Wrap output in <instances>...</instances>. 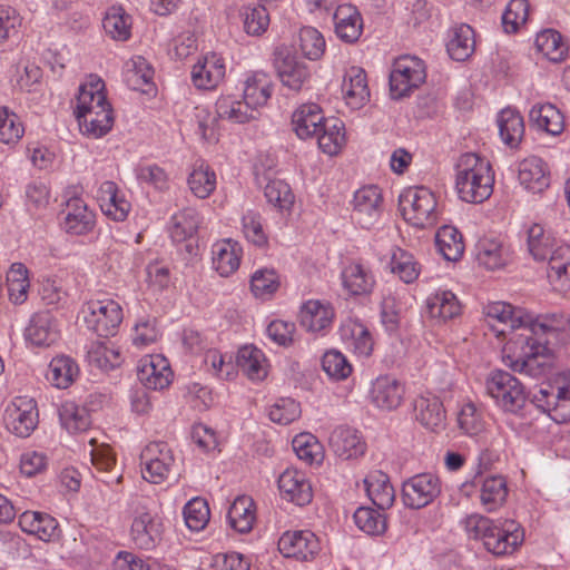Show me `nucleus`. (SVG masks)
Segmentation results:
<instances>
[{
  "instance_id": "obj_1",
  "label": "nucleus",
  "mask_w": 570,
  "mask_h": 570,
  "mask_svg": "<svg viewBox=\"0 0 570 570\" xmlns=\"http://www.w3.org/2000/svg\"><path fill=\"white\" fill-rule=\"evenodd\" d=\"M568 321L561 314H548L533 317L525 323L524 332L517 334L507 343L508 366L514 372L540 377L547 374L553 364L552 340L567 328Z\"/></svg>"
},
{
  "instance_id": "obj_2",
  "label": "nucleus",
  "mask_w": 570,
  "mask_h": 570,
  "mask_svg": "<svg viewBox=\"0 0 570 570\" xmlns=\"http://www.w3.org/2000/svg\"><path fill=\"white\" fill-rule=\"evenodd\" d=\"M73 114L83 135L100 138L111 130L112 108L107 100L105 82L97 75H89L80 85Z\"/></svg>"
},
{
  "instance_id": "obj_3",
  "label": "nucleus",
  "mask_w": 570,
  "mask_h": 570,
  "mask_svg": "<svg viewBox=\"0 0 570 570\" xmlns=\"http://www.w3.org/2000/svg\"><path fill=\"white\" fill-rule=\"evenodd\" d=\"M493 183L494 176L489 160L474 153L461 155L455 178L460 199L471 204L483 203L491 196Z\"/></svg>"
},
{
  "instance_id": "obj_4",
  "label": "nucleus",
  "mask_w": 570,
  "mask_h": 570,
  "mask_svg": "<svg viewBox=\"0 0 570 570\" xmlns=\"http://www.w3.org/2000/svg\"><path fill=\"white\" fill-rule=\"evenodd\" d=\"M400 209L404 219L417 228L436 224L439 208L435 195L426 187H414L400 196Z\"/></svg>"
},
{
  "instance_id": "obj_5",
  "label": "nucleus",
  "mask_w": 570,
  "mask_h": 570,
  "mask_svg": "<svg viewBox=\"0 0 570 570\" xmlns=\"http://www.w3.org/2000/svg\"><path fill=\"white\" fill-rule=\"evenodd\" d=\"M487 393L505 412L518 413L525 405L528 394L524 385L511 373L493 371L485 381Z\"/></svg>"
},
{
  "instance_id": "obj_6",
  "label": "nucleus",
  "mask_w": 570,
  "mask_h": 570,
  "mask_svg": "<svg viewBox=\"0 0 570 570\" xmlns=\"http://www.w3.org/2000/svg\"><path fill=\"white\" fill-rule=\"evenodd\" d=\"M86 327L99 337L116 335L122 322L121 306L114 299H91L81 308Z\"/></svg>"
},
{
  "instance_id": "obj_7",
  "label": "nucleus",
  "mask_w": 570,
  "mask_h": 570,
  "mask_svg": "<svg viewBox=\"0 0 570 570\" xmlns=\"http://www.w3.org/2000/svg\"><path fill=\"white\" fill-rule=\"evenodd\" d=\"M532 403L553 421H570V373L558 377L552 384L541 386L533 394Z\"/></svg>"
},
{
  "instance_id": "obj_8",
  "label": "nucleus",
  "mask_w": 570,
  "mask_h": 570,
  "mask_svg": "<svg viewBox=\"0 0 570 570\" xmlns=\"http://www.w3.org/2000/svg\"><path fill=\"white\" fill-rule=\"evenodd\" d=\"M426 78L424 62L414 56L399 57L390 73V94L393 99L409 96Z\"/></svg>"
},
{
  "instance_id": "obj_9",
  "label": "nucleus",
  "mask_w": 570,
  "mask_h": 570,
  "mask_svg": "<svg viewBox=\"0 0 570 570\" xmlns=\"http://www.w3.org/2000/svg\"><path fill=\"white\" fill-rule=\"evenodd\" d=\"M523 539L524 532L514 520H495L483 538V546L495 556H505L513 553Z\"/></svg>"
},
{
  "instance_id": "obj_10",
  "label": "nucleus",
  "mask_w": 570,
  "mask_h": 570,
  "mask_svg": "<svg viewBox=\"0 0 570 570\" xmlns=\"http://www.w3.org/2000/svg\"><path fill=\"white\" fill-rule=\"evenodd\" d=\"M441 493V481L432 473H421L407 479L402 485V500L410 509L431 504Z\"/></svg>"
},
{
  "instance_id": "obj_11",
  "label": "nucleus",
  "mask_w": 570,
  "mask_h": 570,
  "mask_svg": "<svg viewBox=\"0 0 570 570\" xmlns=\"http://www.w3.org/2000/svg\"><path fill=\"white\" fill-rule=\"evenodd\" d=\"M142 478L154 484L164 482L171 471L175 459L170 448L164 442H153L140 454Z\"/></svg>"
},
{
  "instance_id": "obj_12",
  "label": "nucleus",
  "mask_w": 570,
  "mask_h": 570,
  "mask_svg": "<svg viewBox=\"0 0 570 570\" xmlns=\"http://www.w3.org/2000/svg\"><path fill=\"white\" fill-rule=\"evenodd\" d=\"M484 313L489 324L499 335H505L507 330L521 328L524 332L525 323L531 321V314L525 309L512 306L505 302L488 304Z\"/></svg>"
},
{
  "instance_id": "obj_13",
  "label": "nucleus",
  "mask_w": 570,
  "mask_h": 570,
  "mask_svg": "<svg viewBox=\"0 0 570 570\" xmlns=\"http://www.w3.org/2000/svg\"><path fill=\"white\" fill-rule=\"evenodd\" d=\"M278 550L286 558L309 561L320 552L318 538L308 530L286 531L278 540Z\"/></svg>"
},
{
  "instance_id": "obj_14",
  "label": "nucleus",
  "mask_w": 570,
  "mask_h": 570,
  "mask_svg": "<svg viewBox=\"0 0 570 570\" xmlns=\"http://www.w3.org/2000/svg\"><path fill=\"white\" fill-rule=\"evenodd\" d=\"M479 487L480 503L487 512H494L507 501L508 485L502 475L475 476L471 484L464 483L462 491L469 495V488Z\"/></svg>"
},
{
  "instance_id": "obj_15",
  "label": "nucleus",
  "mask_w": 570,
  "mask_h": 570,
  "mask_svg": "<svg viewBox=\"0 0 570 570\" xmlns=\"http://www.w3.org/2000/svg\"><path fill=\"white\" fill-rule=\"evenodd\" d=\"M169 362L163 355H148L139 361L137 376L140 383L149 390H164L173 380Z\"/></svg>"
},
{
  "instance_id": "obj_16",
  "label": "nucleus",
  "mask_w": 570,
  "mask_h": 570,
  "mask_svg": "<svg viewBox=\"0 0 570 570\" xmlns=\"http://www.w3.org/2000/svg\"><path fill=\"white\" fill-rule=\"evenodd\" d=\"M382 195L376 186H365L354 194L353 219L363 228L373 226L381 216Z\"/></svg>"
},
{
  "instance_id": "obj_17",
  "label": "nucleus",
  "mask_w": 570,
  "mask_h": 570,
  "mask_svg": "<svg viewBox=\"0 0 570 570\" xmlns=\"http://www.w3.org/2000/svg\"><path fill=\"white\" fill-rule=\"evenodd\" d=\"M7 428L20 438H27L36 429L38 412L33 400L18 399L6 410Z\"/></svg>"
},
{
  "instance_id": "obj_18",
  "label": "nucleus",
  "mask_w": 570,
  "mask_h": 570,
  "mask_svg": "<svg viewBox=\"0 0 570 570\" xmlns=\"http://www.w3.org/2000/svg\"><path fill=\"white\" fill-rule=\"evenodd\" d=\"M404 394L405 387L399 380L381 375L372 382L368 396L377 409L392 411L401 405Z\"/></svg>"
},
{
  "instance_id": "obj_19",
  "label": "nucleus",
  "mask_w": 570,
  "mask_h": 570,
  "mask_svg": "<svg viewBox=\"0 0 570 570\" xmlns=\"http://www.w3.org/2000/svg\"><path fill=\"white\" fill-rule=\"evenodd\" d=\"M24 338L38 347H48L56 343L59 330L53 315L48 311L35 313L24 328Z\"/></svg>"
},
{
  "instance_id": "obj_20",
  "label": "nucleus",
  "mask_w": 570,
  "mask_h": 570,
  "mask_svg": "<svg viewBox=\"0 0 570 570\" xmlns=\"http://www.w3.org/2000/svg\"><path fill=\"white\" fill-rule=\"evenodd\" d=\"M274 66L282 83L293 91H299L309 79L307 66L289 52H276Z\"/></svg>"
},
{
  "instance_id": "obj_21",
  "label": "nucleus",
  "mask_w": 570,
  "mask_h": 570,
  "mask_svg": "<svg viewBox=\"0 0 570 570\" xmlns=\"http://www.w3.org/2000/svg\"><path fill=\"white\" fill-rule=\"evenodd\" d=\"M225 72L224 59L217 53L210 52L194 65L191 80L197 88L210 90L219 85L225 77Z\"/></svg>"
},
{
  "instance_id": "obj_22",
  "label": "nucleus",
  "mask_w": 570,
  "mask_h": 570,
  "mask_svg": "<svg viewBox=\"0 0 570 570\" xmlns=\"http://www.w3.org/2000/svg\"><path fill=\"white\" fill-rule=\"evenodd\" d=\"M414 416L422 426L431 432L439 433L445 428L446 414L438 396H417L414 401Z\"/></svg>"
},
{
  "instance_id": "obj_23",
  "label": "nucleus",
  "mask_w": 570,
  "mask_h": 570,
  "mask_svg": "<svg viewBox=\"0 0 570 570\" xmlns=\"http://www.w3.org/2000/svg\"><path fill=\"white\" fill-rule=\"evenodd\" d=\"M278 489L286 500L299 507L308 504L313 498L311 483L305 474L296 469H286L279 475Z\"/></svg>"
},
{
  "instance_id": "obj_24",
  "label": "nucleus",
  "mask_w": 570,
  "mask_h": 570,
  "mask_svg": "<svg viewBox=\"0 0 570 570\" xmlns=\"http://www.w3.org/2000/svg\"><path fill=\"white\" fill-rule=\"evenodd\" d=\"M198 226L197 212L193 208L183 209L171 217L170 237L175 243H186V252L193 255L197 248L195 236Z\"/></svg>"
},
{
  "instance_id": "obj_25",
  "label": "nucleus",
  "mask_w": 570,
  "mask_h": 570,
  "mask_svg": "<svg viewBox=\"0 0 570 570\" xmlns=\"http://www.w3.org/2000/svg\"><path fill=\"white\" fill-rule=\"evenodd\" d=\"M518 179L529 191L542 193L550 185V173L541 158L531 156L519 163Z\"/></svg>"
},
{
  "instance_id": "obj_26",
  "label": "nucleus",
  "mask_w": 570,
  "mask_h": 570,
  "mask_svg": "<svg viewBox=\"0 0 570 570\" xmlns=\"http://www.w3.org/2000/svg\"><path fill=\"white\" fill-rule=\"evenodd\" d=\"M328 444L334 454L342 460H352L365 453V443L358 432L348 426H338L330 435Z\"/></svg>"
},
{
  "instance_id": "obj_27",
  "label": "nucleus",
  "mask_w": 570,
  "mask_h": 570,
  "mask_svg": "<svg viewBox=\"0 0 570 570\" xmlns=\"http://www.w3.org/2000/svg\"><path fill=\"white\" fill-rule=\"evenodd\" d=\"M326 121L327 118L324 117L321 107L316 104H304L292 116L293 129L301 139L318 135Z\"/></svg>"
},
{
  "instance_id": "obj_28",
  "label": "nucleus",
  "mask_w": 570,
  "mask_h": 570,
  "mask_svg": "<svg viewBox=\"0 0 570 570\" xmlns=\"http://www.w3.org/2000/svg\"><path fill=\"white\" fill-rule=\"evenodd\" d=\"M476 261L489 271L503 268L510 261V249L498 237H483L475 245Z\"/></svg>"
},
{
  "instance_id": "obj_29",
  "label": "nucleus",
  "mask_w": 570,
  "mask_h": 570,
  "mask_svg": "<svg viewBox=\"0 0 570 570\" xmlns=\"http://www.w3.org/2000/svg\"><path fill=\"white\" fill-rule=\"evenodd\" d=\"M336 36L346 43H354L363 31V20L357 9L352 4L337 6L334 14Z\"/></svg>"
},
{
  "instance_id": "obj_30",
  "label": "nucleus",
  "mask_w": 570,
  "mask_h": 570,
  "mask_svg": "<svg viewBox=\"0 0 570 570\" xmlns=\"http://www.w3.org/2000/svg\"><path fill=\"white\" fill-rule=\"evenodd\" d=\"M334 309L320 301L306 302L299 312V323L311 333L324 334L332 325Z\"/></svg>"
},
{
  "instance_id": "obj_31",
  "label": "nucleus",
  "mask_w": 570,
  "mask_h": 570,
  "mask_svg": "<svg viewBox=\"0 0 570 570\" xmlns=\"http://www.w3.org/2000/svg\"><path fill=\"white\" fill-rule=\"evenodd\" d=\"M102 213L116 222L127 218L130 203L119 193L118 186L110 180L104 181L97 196Z\"/></svg>"
},
{
  "instance_id": "obj_32",
  "label": "nucleus",
  "mask_w": 570,
  "mask_h": 570,
  "mask_svg": "<svg viewBox=\"0 0 570 570\" xmlns=\"http://www.w3.org/2000/svg\"><path fill=\"white\" fill-rule=\"evenodd\" d=\"M19 527L23 532L33 534L42 541H51L59 534L57 520L43 512H23L19 515Z\"/></svg>"
},
{
  "instance_id": "obj_33",
  "label": "nucleus",
  "mask_w": 570,
  "mask_h": 570,
  "mask_svg": "<svg viewBox=\"0 0 570 570\" xmlns=\"http://www.w3.org/2000/svg\"><path fill=\"white\" fill-rule=\"evenodd\" d=\"M160 523L150 512H137L131 524L130 535L138 548L145 550L154 548L160 539Z\"/></svg>"
},
{
  "instance_id": "obj_34",
  "label": "nucleus",
  "mask_w": 570,
  "mask_h": 570,
  "mask_svg": "<svg viewBox=\"0 0 570 570\" xmlns=\"http://www.w3.org/2000/svg\"><path fill=\"white\" fill-rule=\"evenodd\" d=\"M95 226V214L88 209L86 203L80 198H72L67 203V214L63 227L72 235H85Z\"/></svg>"
},
{
  "instance_id": "obj_35",
  "label": "nucleus",
  "mask_w": 570,
  "mask_h": 570,
  "mask_svg": "<svg viewBox=\"0 0 570 570\" xmlns=\"http://www.w3.org/2000/svg\"><path fill=\"white\" fill-rule=\"evenodd\" d=\"M273 83L269 76L262 71H256L248 76L244 90L243 100L254 109L258 115V109L265 106L272 96Z\"/></svg>"
},
{
  "instance_id": "obj_36",
  "label": "nucleus",
  "mask_w": 570,
  "mask_h": 570,
  "mask_svg": "<svg viewBox=\"0 0 570 570\" xmlns=\"http://www.w3.org/2000/svg\"><path fill=\"white\" fill-rule=\"evenodd\" d=\"M364 485L368 498L380 510H386L393 505L395 491L387 474L382 471L371 472L364 479Z\"/></svg>"
},
{
  "instance_id": "obj_37",
  "label": "nucleus",
  "mask_w": 570,
  "mask_h": 570,
  "mask_svg": "<svg viewBox=\"0 0 570 570\" xmlns=\"http://www.w3.org/2000/svg\"><path fill=\"white\" fill-rule=\"evenodd\" d=\"M242 248L237 242L224 239L213 246V266L223 277L234 274L240 264Z\"/></svg>"
},
{
  "instance_id": "obj_38",
  "label": "nucleus",
  "mask_w": 570,
  "mask_h": 570,
  "mask_svg": "<svg viewBox=\"0 0 570 570\" xmlns=\"http://www.w3.org/2000/svg\"><path fill=\"white\" fill-rule=\"evenodd\" d=\"M342 91L348 106L361 108L370 98L365 71L358 67L350 68L344 77Z\"/></svg>"
},
{
  "instance_id": "obj_39",
  "label": "nucleus",
  "mask_w": 570,
  "mask_h": 570,
  "mask_svg": "<svg viewBox=\"0 0 570 570\" xmlns=\"http://www.w3.org/2000/svg\"><path fill=\"white\" fill-rule=\"evenodd\" d=\"M79 374L78 364L67 355L53 357L46 373L47 381L57 389H68Z\"/></svg>"
},
{
  "instance_id": "obj_40",
  "label": "nucleus",
  "mask_w": 570,
  "mask_h": 570,
  "mask_svg": "<svg viewBox=\"0 0 570 570\" xmlns=\"http://www.w3.org/2000/svg\"><path fill=\"white\" fill-rule=\"evenodd\" d=\"M344 288L352 295H364L372 292L375 279L370 271L361 263H351L342 272Z\"/></svg>"
},
{
  "instance_id": "obj_41",
  "label": "nucleus",
  "mask_w": 570,
  "mask_h": 570,
  "mask_svg": "<svg viewBox=\"0 0 570 570\" xmlns=\"http://www.w3.org/2000/svg\"><path fill=\"white\" fill-rule=\"evenodd\" d=\"M216 116L235 124H245L257 118V114L243 99L223 95L216 101Z\"/></svg>"
},
{
  "instance_id": "obj_42",
  "label": "nucleus",
  "mask_w": 570,
  "mask_h": 570,
  "mask_svg": "<svg viewBox=\"0 0 570 570\" xmlns=\"http://www.w3.org/2000/svg\"><path fill=\"white\" fill-rule=\"evenodd\" d=\"M529 118L538 129L552 136L560 135L564 128L562 114L551 104L534 105L529 112Z\"/></svg>"
},
{
  "instance_id": "obj_43",
  "label": "nucleus",
  "mask_w": 570,
  "mask_h": 570,
  "mask_svg": "<svg viewBox=\"0 0 570 570\" xmlns=\"http://www.w3.org/2000/svg\"><path fill=\"white\" fill-rule=\"evenodd\" d=\"M438 252L449 262H458L464 253L463 236L454 226L444 225L435 234Z\"/></svg>"
},
{
  "instance_id": "obj_44",
  "label": "nucleus",
  "mask_w": 570,
  "mask_h": 570,
  "mask_svg": "<svg viewBox=\"0 0 570 570\" xmlns=\"http://www.w3.org/2000/svg\"><path fill=\"white\" fill-rule=\"evenodd\" d=\"M548 277L560 289L570 288V245L556 247L549 257Z\"/></svg>"
},
{
  "instance_id": "obj_45",
  "label": "nucleus",
  "mask_w": 570,
  "mask_h": 570,
  "mask_svg": "<svg viewBox=\"0 0 570 570\" xmlns=\"http://www.w3.org/2000/svg\"><path fill=\"white\" fill-rule=\"evenodd\" d=\"M426 308L431 317L442 321L460 315L461 304L451 291L439 289L426 299Z\"/></svg>"
},
{
  "instance_id": "obj_46",
  "label": "nucleus",
  "mask_w": 570,
  "mask_h": 570,
  "mask_svg": "<svg viewBox=\"0 0 570 570\" xmlns=\"http://www.w3.org/2000/svg\"><path fill=\"white\" fill-rule=\"evenodd\" d=\"M229 524L239 533H247L253 529L256 520L255 503L250 497H237L232 503L228 514Z\"/></svg>"
},
{
  "instance_id": "obj_47",
  "label": "nucleus",
  "mask_w": 570,
  "mask_h": 570,
  "mask_svg": "<svg viewBox=\"0 0 570 570\" xmlns=\"http://www.w3.org/2000/svg\"><path fill=\"white\" fill-rule=\"evenodd\" d=\"M497 121L502 141L512 148L517 147L524 135V121L520 112L513 108L502 109Z\"/></svg>"
},
{
  "instance_id": "obj_48",
  "label": "nucleus",
  "mask_w": 570,
  "mask_h": 570,
  "mask_svg": "<svg viewBox=\"0 0 570 570\" xmlns=\"http://www.w3.org/2000/svg\"><path fill=\"white\" fill-rule=\"evenodd\" d=\"M475 49L474 30L469 24H461L452 30L446 43L450 57L456 61H464L471 57Z\"/></svg>"
},
{
  "instance_id": "obj_49",
  "label": "nucleus",
  "mask_w": 570,
  "mask_h": 570,
  "mask_svg": "<svg viewBox=\"0 0 570 570\" xmlns=\"http://www.w3.org/2000/svg\"><path fill=\"white\" fill-rule=\"evenodd\" d=\"M131 24V17L120 6L110 7L102 20L106 35L117 41H126L130 38Z\"/></svg>"
},
{
  "instance_id": "obj_50",
  "label": "nucleus",
  "mask_w": 570,
  "mask_h": 570,
  "mask_svg": "<svg viewBox=\"0 0 570 570\" xmlns=\"http://www.w3.org/2000/svg\"><path fill=\"white\" fill-rule=\"evenodd\" d=\"M188 186L197 198L205 199L216 188V174L204 160H196L188 177Z\"/></svg>"
},
{
  "instance_id": "obj_51",
  "label": "nucleus",
  "mask_w": 570,
  "mask_h": 570,
  "mask_svg": "<svg viewBox=\"0 0 570 570\" xmlns=\"http://www.w3.org/2000/svg\"><path fill=\"white\" fill-rule=\"evenodd\" d=\"M341 337L354 352L361 356H368L373 350L372 336L362 323L347 321L341 326Z\"/></svg>"
},
{
  "instance_id": "obj_52",
  "label": "nucleus",
  "mask_w": 570,
  "mask_h": 570,
  "mask_svg": "<svg viewBox=\"0 0 570 570\" xmlns=\"http://www.w3.org/2000/svg\"><path fill=\"white\" fill-rule=\"evenodd\" d=\"M534 45L537 50L552 62L562 61L568 53V45L563 41L561 33L554 29L540 31Z\"/></svg>"
},
{
  "instance_id": "obj_53",
  "label": "nucleus",
  "mask_w": 570,
  "mask_h": 570,
  "mask_svg": "<svg viewBox=\"0 0 570 570\" xmlns=\"http://www.w3.org/2000/svg\"><path fill=\"white\" fill-rule=\"evenodd\" d=\"M236 362L238 367L250 380H263L267 374L265 355L261 350L253 345H245L239 348Z\"/></svg>"
},
{
  "instance_id": "obj_54",
  "label": "nucleus",
  "mask_w": 570,
  "mask_h": 570,
  "mask_svg": "<svg viewBox=\"0 0 570 570\" xmlns=\"http://www.w3.org/2000/svg\"><path fill=\"white\" fill-rule=\"evenodd\" d=\"M317 137L318 147L331 156L336 155L345 144L344 124L337 118H328Z\"/></svg>"
},
{
  "instance_id": "obj_55",
  "label": "nucleus",
  "mask_w": 570,
  "mask_h": 570,
  "mask_svg": "<svg viewBox=\"0 0 570 570\" xmlns=\"http://www.w3.org/2000/svg\"><path fill=\"white\" fill-rule=\"evenodd\" d=\"M153 77L154 70L145 58L136 57L126 63L124 80L129 89L147 92Z\"/></svg>"
},
{
  "instance_id": "obj_56",
  "label": "nucleus",
  "mask_w": 570,
  "mask_h": 570,
  "mask_svg": "<svg viewBox=\"0 0 570 570\" xmlns=\"http://www.w3.org/2000/svg\"><path fill=\"white\" fill-rule=\"evenodd\" d=\"M292 446L297 458L309 465H318L324 460L323 445L311 433L296 435L292 441Z\"/></svg>"
},
{
  "instance_id": "obj_57",
  "label": "nucleus",
  "mask_w": 570,
  "mask_h": 570,
  "mask_svg": "<svg viewBox=\"0 0 570 570\" xmlns=\"http://www.w3.org/2000/svg\"><path fill=\"white\" fill-rule=\"evenodd\" d=\"M390 266L392 273L406 284L413 283L420 275V267L414 256L401 248L392 250Z\"/></svg>"
},
{
  "instance_id": "obj_58",
  "label": "nucleus",
  "mask_w": 570,
  "mask_h": 570,
  "mask_svg": "<svg viewBox=\"0 0 570 570\" xmlns=\"http://www.w3.org/2000/svg\"><path fill=\"white\" fill-rule=\"evenodd\" d=\"M89 364L102 370L109 371L119 366L122 362L120 351L108 347L104 342H92L87 351Z\"/></svg>"
},
{
  "instance_id": "obj_59",
  "label": "nucleus",
  "mask_w": 570,
  "mask_h": 570,
  "mask_svg": "<svg viewBox=\"0 0 570 570\" xmlns=\"http://www.w3.org/2000/svg\"><path fill=\"white\" fill-rule=\"evenodd\" d=\"M528 249L535 261L550 257L554 247V238L539 224H533L528 230Z\"/></svg>"
},
{
  "instance_id": "obj_60",
  "label": "nucleus",
  "mask_w": 570,
  "mask_h": 570,
  "mask_svg": "<svg viewBox=\"0 0 570 570\" xmlns=\"http://www.w3.org/2000/svg\"><path fill=\"white\" fill-rule=\"evenodd\" d=\"M59 417L63 428L70 433L86 431L90 424L86 409L73 402H66L60 406Z\"/></svg>"
},
{
  "instance_id": "obj_61",
  "label": "nucleus",
  "mask_w": 570,
  "mask_h": 570,
  "mask_svg": "<svg viewBox=\"0 0 570 570\" xmlns=\"http://www.w3.org/2000/svg\"><path fill=\"white\" fill-rule=\"evenodd\" d=\"M299 50L309 60L320 59L325 52V39L313 27H304L299 30Z\"/></svg>"
},
{
  "instance_id": "obj_62",
  "label": "nucleus",
  "mask_w": 570,
  "mask_h": 570,
  "mask_svg": "<svg viewBox=\"0 0 570 570\" xmlns=\"http://www.w3.org/2000/svg\"><path fill=\"white\" fill-rule=\"evenodd\" d=\"M353 518L357 528L367 534L379 535L386 529V520L377 510L361 507L354 512Z\"/></svg>"
},
{
  "instance_id": "obj_63",
  "label": "nucleus",
  "mask_w": 570,
  "mask_h": 570,
  "mask_svg": "<svg viewBox=\"0 0 570 570\" xmlns=\"http://www.w3.org/2000/svg\"><path fill=\"white\" fill-rule=\"evenodd\" d=\"M267 202L281 210L289 209L294 204V194L289 185L281 179L268 181L264 189Z\"/></svg>"
},
{
  "instance_id": "obj_64",
  "label": "nucleus",
  "mask_w": 570,
  "mask_h": 570,
  "mask_svg": "<svg viewBox=\"0 0 570 570\" xmlns=\"http://www.w3.org/2000/svg\"><path fill=\"white\" fill-rule=\"evenodd\" d=\"M279 287V277L273 268L257 269L250 278V288L256 297L274 294Z\"/></svg>"
}]
</instances>
